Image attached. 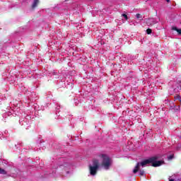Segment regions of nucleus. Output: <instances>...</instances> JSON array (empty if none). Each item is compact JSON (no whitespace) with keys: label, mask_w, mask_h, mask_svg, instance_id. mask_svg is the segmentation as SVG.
<instances>
[{"label":"nucleus","mask_w":181,"mask_h":181,"mask_svg":"<svg viewBox=\"0 0 181 181\" xmlns=\"http://www.w3.org/2000/svg\"><path fill=\"white\" fill-rule=\"evenodd\" d=\"M172 30H175L178 35H181V29L177 28V27H172Z\"/></svg>","instance_id":"nucleus-7"},{"label":"nucleus","mask_w":181,"mask_h":181,"mask_svg":"<svg viewBox=\"0 0 181 181\" xmlns=\"http://www.w3.org/2000/svg\"><path fill=\"white\" fill-rule=\"evenodd\" d=\"M37 5H39V0H34L31 6L32 9H35L37 6Z\"/></svg>","instance_id":"nucleus-5"},{"label":"nucleus","mask_w":181,"mask_h":181,"mask_svg":"<svg viewBox=\"0 0 181 181\" xmlns=\"http://www.w3.org/2000/svg\"><path fill=\"white\" fill-rule=\"evenodd\" d=\"M175 100H177L178 101H181L180 95H177L175 96Z\"/></svg>","instance_id":"nucleus-11"},{"label":"nucleus","mask_w":181,"mask_h":181,"mask_svg":"<svg viewBox=\"0 0 181 181\" xmlns=\"http://www.w3.org/2000/svg\"><path fill=\"white\" fill-rule=\"evenodd\" d=\"M100 165H98V160H93V165L89 166L90 173L92 176L97 175V170H98Z\"/></svg>","instance_id":"nucleus-3"},{"label":"nucleus","mask_w":181,"mask_h":181,"mask_svg":"<svg viewBox=\"0 0 181 181\" xmlns=\"http://www.w3.org/2000/svg\"><path fill=\"white\" fill-rule=\"evenodd\" d=\"M173 158H174V156L173 155H170V156H169L168 157V160H172V159H173Z\"/></svg>","instance_id":"nucleus-14"},{"label":"nucleus","mask_w":181,"mask_h":181,"mask_svg":"<svg viewBox=\"0 0 181 181\" xmlns=\"http://www.w3.org/2000/svg\"><path fill=\"white\" fill-rule=\"evenodd\" d=\"M139 166H141V163H137L135 169L133 170V173H136L139 172Z\"/></svg>","instance_id":"nucleus-6"},{"label":"nucleus","mask_w":181,"mask_h":181,"mask_svg":"<svg viewBox=\"0 0 181 181\" xmlns=\"http://www.w3.org/2000/svg\"><path fill=\"white\" fill-rule=\"evenodd\" d=\"M139 175H140V176H144V175H145V171H144V170H140V171H139Z\"/></svg>","instance_id":"nucleus-13"},{"label":"nucleus","mask_w":181,"mask_h":181,"mask_svg":"<svg viewBox=\"0 0 181 181\" xmlns=\"http://www.w3.org/2000/svg\"><path fill=\"white\" fill-rule=\"evenodd\" d=\"M122 16H123L126 21H128V16L127 14H122Z\"/></svg>","instance_id":"nucleus-12"},{"label":"nucleus","mask_w":181,"mask_h":181,"mask_svg":"<svg viewBox=\"0 0 181 181\" xmlns=\"http://www.w3.org/2000/svg\"><path fill=\"white\" fill-rule=\"evenodd\" d=\"M146 33H147V35H151V33H152V29L148 28L146 30Z\"/></svg>","instance_id":"nucleus-10"},{"label":"nucleus","mask_w":181,"mask_h":181,"mask_svg":"<svg viewBox=\"0 0 181 181\" xmlns=\"http://www.w3.org/2000/svg\"><path fill=\"white\" fill-rule=\"evenodd\" d=\"M103 161L101 163V166L104 168L106 170H108L110 169V167L111 166V164L112 163V160L108 157V156L105 154H102Z\"/></svg>","instance_id":"nucleus-2"},{"label":"nucleus","mask_w":181,"mask_h":181,"mask_svg":"<svg viewBox=\"0 0 181 181\" xmlns=\"http://www.w3.org/2000/svg\"><path fill=\"white\" fill-rule=\"evenodd\" d=\"M170 181H175V180H173V179H170Z\"/></svg>","instance_id":"nucleus-15"},{"label":"nucleus","mask_w":181,"mask_h":181,"mask_svg":"<svg viewBox=\"0 0 181 181\" xmlns=\"http://www.w3.org/2000/svg\"><path fill=\"white\" fill-rule=\"evenodd\" d=\"M167 2H170V0H166Z\"/></svg>","instance_id":"nucleus-16"},{"label":"nucleus","mask_w":181,"mask_h":181,"mask_svg":"<svg viewBox=\"0 0 181 181\" xmlns=\"http://www.w3.org/2000/svg\"><path fill=\"white\" fill-rule=\"evenodd\" d=\"M0 175H6V171L0 168Z\"/></svg>","instance_id":"nucleus-8"},{"label":"nucleus","mask_w":181,"mask_h":181,"mask_svg":"<svg viewBox=\"0 0 181 181\" xmlns=\"http://www.w3.org/2000/svg\"><path fill=\"white\" fill-rule=\"evenodd\" d=\"M156 23H158V21L156 20V18H148L147 21V25H156Z\"/></svg>","instance_id":"nucleus-4"},{"label":"nucleus","mask_w":181,"mask_h":181,"mask_svg":"<svg viewBox=\"0 0 181 181\" xmlns=\"http://www.w3.org/2000/svg\"><path fill=\"white\" fill-rule=\"evenodd\" d=\"M150 163H151V165L153 168H158V166H160V165H162V161H156V158L153 157L143 160L141 163H140V165L144 167L146 166V165H149Z\"/></svg>","instance_id":"nucleus-1"},{"label":"nucleus","mask_w":181,"mask_h":181,"mask_svg":"<svg viewBox=\"0 0 181 181\" xmlns=\"http://www.w3.org/2000/svg\"><path fill=\"white\" fill-rule=\"evenodd\" d=\"M136 17L137 18V19H139V21H142L143 18H142V15L139 14V13H137L136 15Z\"/></svg>","instance_id":"nucleus-9"}]
</instances>
